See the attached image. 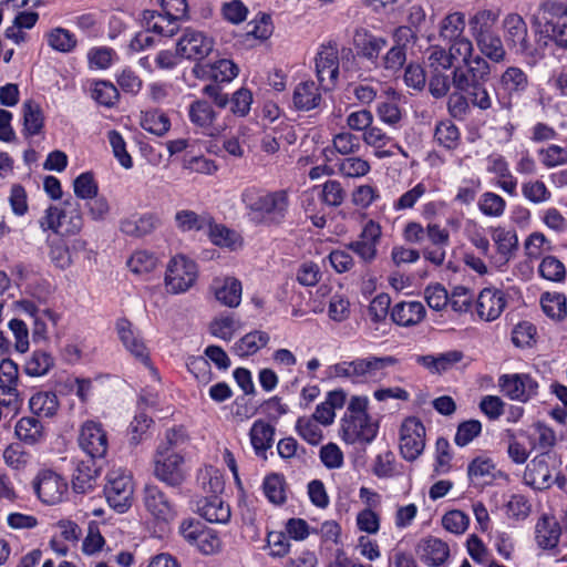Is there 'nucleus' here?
Masks as SVG:
<instances>
[{
	"label": "nucleus",
	"mask_w": 567,
	"mask_h": 567,
	"mask_svg": "<svg viewBox=\"0 0 567 567\" xmlns=\"http://www.w3.org/2000/svg\"><path fill=\"white\" fill-rule=\"evenodd\" d=\"M188 442V435L183 427L171 429L165 433L164 439L158 444L156 452H166L167 454H181Z\"/></svg>",
	"instance_id": "79ce46f5"
},
{
	"label": "nucleus",
	"mask_w": 567,
	"mask_h": 567,
	"mask_svg": "<svg viewBox=\"0 0 567 567\" xmlns=\"http://www.w3.org/2000/svg\"><path fill=\"white\" fill-rule=\"evenodd\" d=\"M97 458L89 457L76 462L73 475L72 486L74 492L85 494L94 488L100 467L96 465Z\"/></svg>",
	"instance_id": "393cba45"
},
{
	"label": "nucleus",
	"mask_w": 567,
	"mask_h": 567,
	"mask_svg": "<svg viewBox=\"0 0 567 567\" xmlns=\"http://www.w3.org/2000/svg\"><path fill=\"white\" fill-rule=\"evenodd\" d=\"M165 13L145 10L142 23L147 32L159 35H174L177 31L175 21L185 17L187 12L186 0H159Z\"/></svg>",
	"instance_id": "20e7f679"
},
{
	"label": "nucleus",
	"mask_w": 567,
	"mask_h": 567,
	"mask_svg": "<svg viewBox=\"0 0 567 567\" xmlns=\"http://www.w3.org/2000/svg\"><path fill=\"white\" fill-rule=\"evenodd\" d=\"M381 226L374 220H369L358 240L350 241L347 248L353 251L362 261L370 264L377 258V245L380 241Z\"/></svg>",
	"instance_id": "dca6fc26"
},
{
	"label": "nucleus",
	"mask_w": 567,
	"mask_h": 567,
	"mask_svg": "<svg viewBox=\"0 0 567 567\" xmlns=\"http://www.w3.org/2000/svg\"><path fill=\"white\" fill-rule=\"evenodd\" d=\"M319 424L310 416H300L296 422V431L310 445H318L323 439Z\"/></svg>",
	"instance_id": "de8ad7c7"
},
{
	"label": "nucleus",
	"mask_w": 567,
	"mask_h": 567,
	"mask_svg": "<svg viewBox=\"0 0 567 567\" xmlns=\"http://www.w3.org/2000/svg\"><path fill=\"white\" fill-rule=\"evenodd\" d=\"M460 131L452 121L446 120L436 124L434 140L440 146L450 151L455 150L460 144Z\"/></svg>",
	"instance_id": "ea45409f"
},
{
	"label": "nucleus",
	"mask_w": 567,
	"mask_h": 567,
	"mask_svg": "<svg viewBox=\"0 0 567 567\" xmlns=\"http://www.w3.org/2000/svg\"><path fill=\"white\" fill-rule=\"evenodd\" d=\"M217 116L218 114L213 105L204 99L195 100L188 106V118L190 123L207 136H215L218 133L215 126Z\"/></svg>",
	"instance_id": "4be33fe9"
},
{
	"label": "nucleus",
	"mask_w": 567,
	"mask_h": 567,
	"mask_svg": "<svg viewBox=\"0 0 567 567\" xmlns=\"http://www.w3.org/2000/svg\"><path fill=\"white\" fill-rule=\"evenodd\" d=\"M162 225L156 213H132L120 221V230L128 237L143 238L153 234Z\"/></svg>",
	"instance_id": "f3484780"
},
{
	"label": "nucleus",
	"mask_w": 567,
	"mask_h": 567,
	"mask_svg": "<svg viewBox=\"0 0 567 567\" xmlns=\"http://www.w3.org/2000/svg\"><path fill=\"white\" fill-rule=\"evenodd\" d=\"M240 199L249 221L255 225L279 226L289 213L290 199L286 189L269 192L248 187L243 190Z\"/></svg>",
	"instance_id": "f257e3e1"
},
{
	"label": "nucleus",
	"mask_w": 567,
	"mask_h": 567,
	"mask_svg": "<svg viewBox=\"0 0 567 567\" xmlns=\"http://www.w3.org/2000/svg\"><path fill=\"white\" fill-rule=\"evenodd\" d=\"M368 409V396H351L339 429V435L346 444L368 445L377 437L379 422L372 420Z\"/></svg>",
	"instance_id": "f03ea898"
},
{
	"label": "nucleus",
	"mask_w": 567,
	"mask_h": 567,
	"mask_svg": "<svg viewBox=\"0 0 567 567\" xmlns=\"http://www.w3.org/2000/svg\"><path fill=\"white\" fill-rule=\"evenodd\" d=\"M286 481L284 475L272 473L265 477L262 483L264 494L275 505H282L286 499Z\"/></svg>",
	"instance_id": "4c0bfd02"
},
{
	"label": "nucleus",
	"mask_w": 567,
	"mask_h": 567,
	"mask_svg": "<svg viewBox=\"0 0 567 567\" xmlns=\"http://www.w3.org/2000/svg\"><path fill=\"white\" fill-rule=\"evenodd\" d=\"M174 221L176 228L182 233L200 231L210 224V214H197L190 209H181L175 213Z\"/></svg>",
	"instance_id": "c9c22d12"
},
{
	"label": "nucleus",
	"mask_w": 567,
	"mask_h": 567,
	"mask_svg": "<svg viewBox=\"0 0 567 567\" xmlns=\"http://www.w3.org/2000/svg\"><path fill=\"white\" fill-rule=\"evenodd\" d=\"M270 340L267 332L255 330L246 333L231 348V351L238 357H249L265 348Z\"/></svg>",
	"instance_id": "f704fd0d"
},
{
	"label": "nucleus",
	"mask_w": 567,
	"mask_h": 567,
	"mask_svg": "<svg viewBox=\"0 0 567 567\" xmlns=\"http://www.w3.org/2000/svg\"><path fill=\"white\" fill-rule=\"evenodd\" d=\"M370 169V163L359 156H349L340 159L338 163V172L349 178L363 177Z\"/></svg>",
	"instance_id": "c03bdc74"
},
{
	"label": "nucleus",
	"mask_w": 567,
	"mask_h": 567,
	"mask_svg": "<svg viewBox=\"0 0 567 567\" xmlns=\"http://www.w3.org/2000/svg\"><path fill=\"white\" fill-rule=\"evenodd\" d=\"M316 74L324 92L336 86L339 76V56L338 48L331 41L328 45H322L316 58Z\"/></svg>",
	"instance_id": "ddd939ff"
},
{
	"label": "nucleus",
	"mask_w": 567,
	"mask_h": 567,
	"mask_svg": "<svg viewBox=\"0 0 567 567\" xmlns=\"http://www.w3.org/2000/svg\"><path fill=\"white\" fill-rule=\"evenodd\" d=\"M188 371L202 384H208L213 379L209 361L205 357H188L186 361Z\"/></svg>",
	"instance_id": "0e129e2a"
},
{
	"label": "nucleus",
	"mask_w": 567,
	"mask_h": 567,
	"mask_svg": "<svg viewBox=\"0 0 567 567\" xmlns=\"http://www.w3.org/2000/svg\"><path fill=\"white\" fill-rule=\"evenodd\" d=\"M197 513L209 523L226 524L230 519V507L218 495L202 497L196 503Z\"/></svg>",
	"instance_id": "b1692460"
},
{
	"label": "nucleus",
	"mask_w": 567,
	"mask_h": 567,
	"mask_svg": "<svg viewBox=\"0 0 567 567\" xmlns=\"http://www.w3.org/2000/svg\"><path fill=\"white\" fill-rule=\"evenodd\" d=\"M527 74L517 66H508L499 79L497 102L503 110L512 109L513 97H519L528 87Z\"/></svg>",
	"instance_id": "9d476101"
},
{
	"label": "nucleus",
	"mask_w": 567,
	"mask_h": 567,
	"mask_svg": "<svg viewBox=\"0 0 567 567\" xmlns=\"http://www.w3.org/2000/svg\"><path fill=\"white\" fill-rule=\"evenodd\" d=\"M60 403L55 392L53 391H38L29 399V409L37 417H53Z\"/></svg>",
	"instance_id": "473e14b6"
},
{
	"label": "nucleus",
	"mask_w": 567,
	"mask_h": 567,
	"mask_svg": "<svg viewBox=\"0 0 567 567\" xmlns=\"http://www.w3.org/2000/svg\"><path fill=\"white\" fill-rule=\"evenodd\" d=\"M116 332L124 348L141 363L150 369L154 378L158 377V371L153 367L150 358V351L145 346L140 333L133 328V323L126 318L116 320Z\"/></svg>",
	"instance_id": "0eeeda50"
},
{
	"label": "nucleus",
	"mask_w": 567,
	"mask_h": 567,
	"mask_svg": "<svg viewBox=\"0 0 567 567\" xmlns=\"http://www.w3.org/2000/svg\"><path fill=\"white\" fill-rule=\"evenodd\" d=\"M447 51L454 68L461 66L460 63L465 65L474 59L473 44L468 38H453Z\"/></svg>",
	"instance_id": "37998d69"
},
{
	"label": "nucleus",
	"mask_w": 567,
	"mask_h": 567,
	"mask_svg": "<svg viewBox=\"0 0 567 567\" xmlns=\"http://www.w3.org/2000/svg\"><path fill=\"white\" fill-rule=\"evenodd\" d=\"M210 241L219 247L234 248L239 240V235L221 224H216L210 216V224L206 227Z\"/></svg>",
	"instance_id": "58836bf2"
},
{
	"label": "nucleus",
	"mask_w": 567,
	"mask_h": 567,
	"mask_svg": "<svg viewBox=\"0 0 567 567\" xmlns=\"http://www.w3.org/2000/svg\"><path fill=\"white\" fill-rule=\"evenodd\" d=\"M92 97L101 105L112 107L118 101L117 87L107 81H97L92 91Z\"/></svg>",
	"instance_id": "5fc2aeb1"
},
{
	"label": "nucleus",
	"mask_w": 567,
	"mask_h": 567,
	"mask_svg": "<svg viewBox=\"0 0 567 567\" xmlns=\"http://www.w3.org/2000/svg\"><path fill=\"white\" fill-rule=\"evenodd\" d=\"M536 327L529 321L517 323L512 331V341L518 348L530 347L535 343Z\"/></svg>",
	"instance_id": "774afa93"
},
{
	"label": "nucleus",
	"mask_w": 567,
	"mask_h": 567,
	"mask_svg": "<svg viewBox=\"0 0 567 567\" xmlns=\"http://www.w3.org/2000/svg\"><path fill=\"white\" fill-rule=\"evenodd\" d=\"M73 190L78 198H95L99 192L97 183L92 172H84L73 181Z\"/></svg>",
	"instance_id": "4d7b16f0"
},
{
	"label": "nucleus",
	"mask_w": 567,
	"mask_h": 567,
	"mask_svg": "<svg viewBox=\"0 0 567 567\" xmlns=\"http://www.w3.org/2000/svg\"><path fill=\"white\" fill-rule=\"evenodd\" d=\"M275 427L269 423L257 420L254 422L249 436L256 455L267 458L266 452L272 446Z\"/></svg>",
	"instance_id": "2f4dec72"
},
{
	"label": "nucleus",
	"mask_w": 567,
	"mask_h": 567,
	"mask_svg": "<svg viewBox=\"0 0 567 567\" xmlns=\"http://www.w3.org/2000/svg\"><path fill=\"white\" fill-rule=\"evenodd\" d=\"M524 482L535 489H546L551 485V474L546 460L542 454L530 461L524 471Z\"/></svg>",
	"instance_id": "a878e982"
},
{
	"label": "nucleus",
	"mask_w": 567,
	"mask_h": 567,
	"mask_svg": "<svg viewBox=\"0 0 567 567\" xmlns=\"http://www.w3.org/2000/svg\"><path fill=\"white\" fill-rule=\"evenodd\" d=\"M498 385L511 400L527 402L537 394L538 383L527 373L503 374Z\"/></svg>",
	"instance_id": "2eb2a0df"
},
{
	"label": "nucleus",
	"mask_w": 567,
	"mask_h": 567,
	"mask_svg": "<svg viewBox=\"0 0 567 567\" xmlns=\"http://www.w3.org/2000/svg\"><path fill=\"white\" fill-rule=\"evenodd\" d=\"M214 45V38H179L177 55L200 62L213 52Z\"/></svg>",
	"instance_id": "bb28decb"
},
{
	"label": "nucleus",
	"mask_w": 567,
	"mask_h": 567,
	"mask_svg": "<svg viewBox=\"0 0 567 567\" xmlns=\"http://www.w3.org/2000/svg\"><path fill=\"white\" fill-rule=\"evenodd\" d=\"M561 536V526L553 515H542L535 525V540L542 549L557 547Z\"/></svg>",
	"instance_id": "5701e85b"
},
{
	"label": "nucleus",
	"mask_w": 567,
	"mask_h": 567,
	"mask_svg": "<svg viewBox=\"0 0 567 567\" xmlns=\"http://www.w3.org/2000/svg\"><path fill=\"white\" fill-rule=\"evenodd\" d=\"M492 237L496 244L498 254L502 255L505 260H508L517 249L518 239L516 233L498 227L494 229Z\"/></svg>",
	"instance_id": "a18cd8bd"
},
{
	"label": "nucleus",
	"mask_w": 567,
	"mask_h": 567,
	"mask_svg": "<svg viewBox=\"0 0 567 567\" xmlns=\"http://www.w3.org/2000/svg\"><path fill=\"white\" fill-rule=\"evenodd\" d=\"M425 313V308L420 301H402L392 308L391 318L399 326L411 327L420 323Z\"/></svg>",
	"instance_id": "c756f323"
},
{
	"label": "nucleus",
	"mask_w": 567,
	"mask_h": 567,
	"mask_svg": "<svg viewBox=\"0 0 567 567\" xmlns=\"http://www.w3.org/2000/svg\"><path fill=\"white\" fill-rule=\"evenodd\" d=\"M230 112L239 117H245L249 114L252 104V93L247 87H240L235 91L229 99Z\"/></svg>",
	"instance_id": "e2e57ef3"
},
{
	"label": "nucleus",
	"mask_w": 567,
	"mask_h": 567,
	"mask_svg": "<svg viewBox=\"0 0 567 567\" xmlns=\"http://www.w3.org/2000/svg\"><path fill=\"white\" fill-rule=\"evenodd\" d=\"M144 504L152 516L159 522L169 523L177 516L176 505L156 485L145 486Z\"/></svg>",
	"instance_id": "a211bd4d"
},
{
	"label": "nucleus",
	"mask_w": 567,
	"mask_h": 567,
	"mask_svg": "<svg viewBox=\"0 0 567 567\" xmlns=\"http://www.w3.org/2000/svg\"><path fill=\"white\" fill-rule=\"evenodd\" d=\"M213 290L216 299L224 306L236 308L241 300V282L234 277L215 279Z\"/></svg>",
	"instance_id": "c85d7f7f"
},
{
	"label": "nucleus",
	"mask_w": 567,
	"mask_h": 567,
	"mask_svg": "<svg viewBox=\"0 0 567 567\" xmlns=\"http://www.w3.org/2000/svg\"><path fill=\"white\" fill-rule=\"evenodd\" d=\"M142 127L152 134L163 136L169 131L171 121L163 112L147 111L143 114Z\"/></svg>",
	"instance_id": "49530a36"
},
{
	"label": "nucleus",
	"mask_w": 567,
	"mask_h": 567,
	"mask_svg": "<svg viewBox=\"0 0 567 567\" xmlns=\"http://www.w3.org/2000/svg\"><path fill=\"white\" fill-rule=\"evenodd\" d=\"M495 465L488 457H475L467 466V476L472 483L478 484L486 477H493Z\"/></svg>",
	"instance_id": "6e6d98bb"
},
{
	"label": "nucleus",
	"mask_w": 567,
	"mask_h": 567,
	"mask_svg": "<svg viewBox=\"0 0 567 567\" xmlns=\"http://www.w3.org/2000/svg\"><path fill=\"white\" fill-rule=\"evenodd\" d=\"M333 151L341 155H351L359 152L361 144L358 136L350 132H341L332 138Z\"/></svg>",
	"instance_id": "338daca9"
},
{
	"label": "nucleus",
	"mask_w": 567,
	"mask_h": 567,
	"mask_svg": "<svg viewBox=\"0 0 567 567\" xmlns=\"http://www.w3.org/2000/svg\"><path fill=\"white\" fill-rule=\"evenodd\" d=\"M154 475L167 486H181L186 480L184 456L182 454H167L166 452L163 454V452H155Z\"/></svg>",
	"instance_id": "1a4fd4ad"
},
{
	"label": "nucleus",
	"mask_w": 567,
	"mask_h": 567,
	"mask_svg": "<svg viewBox=\"0 0 567 567\" xmlns=\"http://www.w3.org/2000/svg\"><path fill=\"white\" fill-rule=\"evenodd\" d=\"M322 87L312 80L298 83L292 92V105L298 112H310L323 103Z\"/></svg>",
	"instance_id": "412c9836"
},
{
	"label": "nucleus",
	"mask_w": 567,
	"mask_h": 567,
	"mask_svg": "<svg viewBox=\"0 0 567 567\" xmlns=\"http://www.w3.org/2000/svg\"><path fill=\"white\" fill-rule=\"evenodd\" d=\"M3 461L12 470H23L30 462V453L24 450L21 443H11L3 451Z\"/></svg>",
	"instance_id": "603ef678"
},
{
	"label": "nucleus",
	"mask_w": 567,
	"mask_h": 567,
	"mask_svg": "<svg viewBox=\"0 0 567 567\" xmlns=\"http://www.w3.org/2000/svg\"><path fill=\"white\" fill-rule=\"evenodd\" d=\"M538 274L546 280L561 282L566 278V268L555 256H546L538 266Z\"/></svg>",
	"instance_id": "09e8293b"
},
{
	"label": "nucleus",
	"mask_w": 567,
	"mask_h": 567,
	"mask_svg": "<svg viewBox=\"0 0 567 567\" xmlns=\"http://www.w3.org/2000/svg\"><path fill=\"white\" fill-rule=\"evenodd\" d=\"M464 66H455L452 72V84L457 91H468V86L488 81L491 68L482 56H474Z\"/></svg>",
	"instance_id": "f8f14e48"
},
{
	"label": "nucleus",
	"mask_w": 567,
	"mask_h": 567,
	"mask_svg": "<svg viewBox=\"0 0 567 567\" xmlns=\"http://www.w3.org/2000/svg\"><path fill=\"white\" fill-rule=\"evenodd\" d=\"M478 208L485 216L501 217L505 212L506 202L502 196L493 192H485L478 199Z\"/></svg>",
	"instance_id": "8fccbe9b"
},
{
	"label": "nucleus",
	"mask_w": 567,
	"mask_h": 567,
	"mask_svg": "<svg viewBox=\"0 0 567 567\" xmlns=\"http://www.w3.org/2000/svg\"><path fill=\"white\" fill-rule=\"evenodd\" d=\"M524 198L533 204H543L550 199L551 193L542 181H529L522 185Z\"/></svg>",
	"instance_id": "bf43d9fd"
},
{
	"label": "nucleus",
	"mask_w": 567,
	"mask_h": 567,
	"mask_svg": "<svg viewBox=\"0 0 567 567\" xmlns=\"http://www.w3.org/2000/svg\"><path fill=\"white\" fill-rule=\"evenodd\" d=\"M79 445L92 458H104L109 450V437L100 422L86 421L79 434Z\"/></svg>",
	"instance_id": "9b49d317"
},
{
	"label": "nucleus",
	"mask_w": 567,
	"mask_h": 567,
	"mask_svg": "<svg viewBox=\"0 0 567 567\" xmlns=\"http://www.w3.org/2000/svg\"><path fill=\"white\" fill-rule=\"evenodd\" d=\"M425 447V427L414 416L403 421L400 429V453L408 462L415 461Z\"/></svg>",
	"instance_id": "423d86ee"
},
{
	"label": "nucleus",
	"mask_w": 567,
	"mask_h": 567,
	"mask_svg": "<svg viewBox=\"0 0 567 567\" xmlns=\"http://www.w3.org/2000/svg\"><path fill=\"white\" fill-rule=\"evenodd\" d=\"M55 365V360L51 352L38 349L31 352L24 360L23 372L33 378L47 375Z\"/></svg>",
	"instance_id": "72a5a7b5"
},
{
	"label": "nucleus",
	"mask_w": 567,
	"mask_h": 567,
	"mask_svg": "<svg viewBox=\"0 0 567 567\" xmlns=\"http://www.w3.org/2000/svg\"><path fill=\"white\" fill-rule=\"evenodd\" d=\"M14 434L20 442L35 445L44 440V426L37 416H23L14 425Z\"/></svg>",
	"instance_id": "7c9ffc66"
},
{
	"label": "nucleus",
	"mask_w": 567,
	"mask_h": 567,
	"mask_svg": "<svg viewBox=\"0 0 567 567\" xmlns=\"http://www.w3.org/2000/svg\"><path fill=\"white\" fill-rule=\"evenodd\" d=\"M104 494L109 505L118 513L126 512L132 504V477L120 472H111L104 486Z\"/></svg>",
	"instance_id": "6e6552de"
},
{
	"label": "nucleus",
	"mask_w": 567,
	"mask_h": 567,
	"mask_svg": "<svg viewBox=\"0 0 567 567\" xmlns=\"http://www.w3.org/2000/svg\"><path fill=\"white\" fill-rule=\"evenodd\" d=\"M400 360L394 355H368L351 361H341L329 368L334 378L348 379L352 384L380 382L388 377V369L395 367Z\"/></svg>",
	"instance_id": "7ed1b4c3"
},
{
	"label": "nucleus",
	"mask_w": 567,
	"mask_h": 567,
	"mask_svg": "<svg viewBox=\"0 0 567 567\" xmlns=\"http://www.w3.org/2000/svg\"><path fill=\"white\" fill-rule=\"evenodd\" d=\"M23 131L28 136L39 134L44 125V115L41 106L32 100L22 104Z\"/></svg>",
	"instance_id": "e433bc0d"
},
{
	"label": "nucleus",
	"mask_w": 567,
	"mask_h": 567,
	"mask_svg": "<svg viewBox=\"0 0 567 567\" xmlns=\"http://www.w3.org/2000/svg\"><path fill=\"white\" fill-rule=\"evenodd\" d=\"M540 305L546 316L554 320L560 321L567 316L566 297L563 293L545 292L542 295Z\"/></svg>",
	"instance_id": "a19ab883"
},
{
	"label": "nucleus",
	"mask_w": 567,
	"mask_h": 567,
	"mask_svg": "<svg viewBox=\"0 0 567 567\" xmlns=\"http://www.w3.org/2000/svg\"><path fill=\"white\" fill-rule=\"evenodd\" d=\"M33 488L39 499L48 505H54L62 501L68 484L63 477L53 471H41L33 482Z\"/></svg>",
	"instance_id": "4468645a"
},
{
	"label": "nucleus",
	"mask_w": 567,
	"mask_h": 567,
	"mask_svg": "<svg viewBox=\"0 0 567 567\" xmlns=\"http://www.w3.org/2000/svg\"><path fill=\"white\" fill-rule=\"evenodd\" d=\"M157 258L153 252L147 250H137L127 260V266L134 274H150L155 269Z\"/></svg>",
	"instance_id": "864d4df0"
},
{
	"label": "nucleus",
	"mask_w": 567,
	"mask_h": 567,
	"mask_svg": "<svg viewBox=\"0 0 567 567\" xmlns=\"http://www.w3.org/2000/svg\"><path fill=\"white\" fill-rule=\"evenodd\" d=\"M210 79L217 83H229L239 73L238 65L228 59H221L209 65Z\"/></svg>",
	"instance_id": "3c124183"
},
{
	"label": "nucleus",
	"mask_w": 567,
	"mask_h": 567,
	"mask_svg": "<svg viewBox=\"0 0 567 567\" xmlns=\"http://www.w3.org/2000/svg\"><path fill=\"white\" fill-rule=\"evenodd\" d=\"M66 217L68 213L65 210L60 209L54 205H50L45 209L43 217L39 220L40 228L43 231L52 230L58 234L60 229L64 227Z\"/></svg>",
	"instance_id": "13d9d810"
},
{
	"label": "nucleus",
	"mask_w": 567,
	"mask_h": 567,
	"mask_svg": "<svg viewBox=\"0 0 567 567\" xmlns=\"http://www.w3.org/2000/svg\"><path fill=\"white\" fill-rule=\"evenodd\" d=\"M507 305L504 291L496 288H484L476 300V311L482 320H496Z\"/></svg>",
	"instance_id": "6ab92c4d"
},
{
	"label": "nucleus",
	"mask_w": 567,
	"mask_h": 567,
	"mask_svg": "<svg viewBox=\"0 0 567 567\" xmlns=\"http://www.w3.org/2000/svg\"><path fill=\"white\" fill-rule=\"evenodd\" d=\"M109 143L112 147L114 157L125 168L130 169L133 166V159L126 151V143L116 130H112L107 134Z\"/></svg>",
	"instance_id": "680f3d73"
},
{
	"label": "nucleus",
	"mask_w": 567,
	"mask_h": 567,
	"mask_svg": "<svg viewBox=\"0 0 567 567\" xmlns=\"http://www.w3.org/2000/svg\"><path fill=\"white\" fill-rule=\"evenodd\" d=\"M482 432V423L478 420L463 421L457 425L454 443L464 447L468 445Z\"/></svg>",
	"instance_id": "052dcab7"
},
{
	"label": "nucleus",
	"mask_w": 567,
	"mask_h": 567,
	"mask_svg": "<svg viewBox=\"0 0 567 567\" xmlns=\"http://www.w3.org/2000/svg\"><path fill=\"white\" fill-rule=\"evenodd\" d=\"M417 553L426 565L439 567L447 560L450 548L440 538L429 537L419 544Z\"/></svg>",
	"instance_id": "cd10ccee"
},
{
	"label": "nucleus",
	"mask_w": 567,
	"mask_h": 567,
	"mask_svg": "<svg viewBox=\"0 0 567 567\" xmlns=\"http://www.w3.org/2000/svg\"><path fill=\"white\" fill-rule=\"evenodd\" d=\"M465 354L461 350H450L436 354L415 355V362L431 374L442 375L463 361Z\"/></svg>",
	"instance_id": "aec40b11"
},
{
	"label": "nucleus",
	"mask_w": 567,
	"mask_h": 567,
	"mask_svg": "<svg viewBox=\"0 0 567 567\" xmlns=\"http://www.w3.org/2000/svg\"><path fill=\"white\" fill-rule=\"evenodd\" d=\"M198 277L197 264L184 255L174 256L167 264L164 278L166 290L177 295L186 292Z\"/></svg>",
	"instance_id": "39448f33"
},
{
	"label": "nucleus",
	"mask_w": 567,
	"mask_h": 567,
	"mask_svg": "<svg viewBox=\"0 0 567 567\" xmlns=\"http://www.w3.org/2000/svg\"><path fill=\"white\" fill-rule=\"evenodd\" d=\"M192 546H195L204 555H213L219 551L221 540L216 530L206 527Z\"/></svg>",
	"instance_id": "69168bd1"
}]
</instances>
